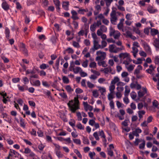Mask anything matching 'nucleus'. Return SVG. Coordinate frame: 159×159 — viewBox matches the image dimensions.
<instances>
[{"instance_id": "nucleus-38", "label": "nucleus", "mask_w": 159, "mask_h": 159, "mask_svg": "<svg viewBox=\"0 0 159 159\" xmlns=\"http://www.w3.org/2000/svg\"><path fill=\"white\" fill-rule=\"evenodd\" d=\"M92 93L93 96L95 98H97L99 94L97 92V90H93Z\"/></svg>"}, {"instance_id": "nucleus-19", "label": "nucleus", "mask_w": 159, "mask_h": 159, "mask_svg": "<svg viewBox=\"0 0 159 159\" xmlns=\"http://www.w3.org/2000/svg\"><path fill=\"white\" fill-rule=\"evenodd\" d=\"M10 32L9 29L7 28H6L5 33L6 34V38L7 39H9L10 36Z\"/></svg>"}, {"instance_id": "nucleus-37", "label": "nucleus", "mask_w": 159, "mask_h": 159, "mask_svg": "<svg viewBox=\"0 0 159 159\" xmlns=\"http://www.w3.org/2000/svg\"><path fill=\"white\" fill-rule=\"evenodd\" d=\"M99 90L100 91V92L101 93L102 95H103V93L106 91V89L104 88H102L101 87H99Z\"/></svg>"}, {"instance_id": "nucleus-45", "label": "nucleus", "mask_w": 159, "mask_h": 159, "mask_svg": "<svg viewBox=\"0 0 159 159\" xmlns=\"http://www.w3.org/2000/svg\"><path fill=\"white\" fill-rule=\"evenodd\" d=\"M33 83L34 85L37 86H40L41 84L39 80L35 81L33 82Z\"/></svg>"}, {"instance_id": "nucleus-27", "label": "nucleus", "mask_w": 159, "mask_h": 159, "mask_svg": "<svg viewBox=\"0 0 159 159\" xmlns=\"http://www.w3.org/2000/svg\"><path fill=\"white\" fill-rule=\"evenodd\" d=\"M61 58V57H59V58L56 60L55 62V66L57 67V70H58L59 69V60Z\"/></svg>"}, {"instance_id": "nucleus-12", "label": "nucleus", "mask_w": 159, "mask_h": 159, "mask_svg": "<svg viewBox=\"0 0 159 159\" xmlns=\"http://www.w3.org/2000/svg\"><path fill=\"white\" fill-rule=\"evenodd\" d=\"M56 154L58 158H62L64 156L61 153V152L58 150L55 149Z\"/></svg>"}, {"instance_id": "nucleus-50", "label": "nucleus", "mask_w": 159, "mask_h": 159, "mask_svg": "<svg viewBox=\"0 0 159 159\" xmlns=\"http://www.w3.org/2000/svg\"><path fill=\"white\" fill-rule=\"evenodd\" d=\"M78 118V120L79 121H81L82 120V117L81 115V113L79 112L77 113L76 114Z\"/></svg>"}, {"instance_id": "nucleus-39", "label": "nucleus", "mask_w": 159, "mask_h": 159, "mask_svg": "<svg viewBox=\"0 0 159 159\" xmlns=\"http://www.w3.org/2000/svg\"><path fill=\"white\" fill-rule=\"evenodd\" d=\"M98 64L99 66L102 65L103 67H106L107 66V65L105 63V62L104 61H103L100 62H98Z\"/></svg>"}, {"instance_id": "nucleus-43", "label": "nucleus", "mask_w": 159, "mask_h": 159, "mask_svg": "<svg viewBox=\"0 0 159 159\" xmlns=\"http://www.w3.org/2000/svg\"><path fill=\"white\" fill-rule=\"evenodd\" d=\"M113 93H110L108 94V99L109 100L111 101V100L114 98V96H113Z\"/></svg>"}, {"instance_id": "nucleus-26", "label": "nucleus", "mask_w": 159, "mask_h": 159, "mask_svg": "<svg viewBox=\"0 0 159 159\" xmlns=\"http://www.w3.org/2000/svg\"><path fill=\"white\" fill-rule=\"evenodd\" d=\"M115 49H114V53H116L117 52H118L121 50L123 49H124V47L122 46H121V48H115Z\"/></svg>"}, {"instance_id": "nucleus-42", "label": "nucleus", "mask_w": 159, "mask_h": 159, "mask_svg": "<svg viewBox=\"0 0 159 159\" xmlns=\"http://www.w3.org/2000/svg\"><path fill=\"white\" fill-rule=\"evenodd\" d=\"M59 95L63 98L66 99L67 98V96L66 94L65 93H60Z\"/></svg>"}, {"instance_id": "nucleus-3", "label": "nucleus", "mask_w": 159, "mask_h": 159, "mask_svg": "<svg viewBox=\"0 0 159 159\" xmlns=\"http://www.w3.org/2000/svg\"><path fill=\"white\" fill-rule=\"evenodd\" d=\"M72 16L71 18L74 20H76L79 19V17L77 16L78 13L76 11L74 10H72L71 11Z\"/></svg>"}, {"instance_id": "nucleus-31", "label": "nucleus", "mask_w": 159, "mask_h": 159, "mask_svg": "<svg viewBox=\"0 0 159 159\" xmlns=\"http://www.w3.org/2000/svg\"><path fill=\"white\" fill-rule=\"evenodd\" d=\"M17 86L18 88L19 89L22 91L23 92L25 90V85H23V86H20V84H18Z\"/></svg>"}, {"instance_id": "nucleus-10", "label": "nucleus", "mask_w": 159, "mask_h": 159, "mask_svg": "<svg viewBox=\"0 0 159 159\" xmlns=\"http://www.w3.org/2000/svg\"><path fill=\"white\" fill-rule=\"evenodd\" d=\"M147 10L150 13H153L157 11V9H153L152 7L150 6L148 7Z\"/></svg>"}, {"instance_id": "nucleus-2", "label": "nucleus", "mask_w": 159, "mask_h": 159, "mask_svg": "<svg viewBox=\"0 0 159 159\" xmlns=\"http://www.w3.org/2000/svg\"><path fill=\"white\" fill-rule=\"evenodd\" d=\"M99 40H93V47L90 49V50L93 51L94 52L95 50H98L100 48H101V46L98 44Z\"/></svg>"}, {"instance_id": "nucleus-9", "label": "nucleus", "mask_w": 159, "mask_h": 159, "mask_svg": "<svg viewBox=\"0 0 159 159\" xmlns=\"http://www.w3.org/2000/svg\"><path fill=\"white\" fill-rule=\"evenodd\" d=\"M153 45L156 47L157 50L159 49V40L157 39L156 38L155 39L153 43Z\"/></svg>"}, {"instance_id": "nucleus-11", "label": "nucleus", "mask_w": 159, "mask_h": 159, "mask_svg": "<svg viewBox=\"0 0 159 159\" xmlns=\"http://www.w3.org/2000/svg\"><path fill=\"white\" fill-rule=\"evenodd\" d=\"M53 2L54 4L55 5L57 9H58L60 10V2L59 0H53Z\"/></svg>"}, {"instance_id": "nucleus-25", "label": "nucleus", "mask_w": 159, "mask_h": 159, "mask_svg": "<svg viewBox=\"0 0 159 159\" xmlns=\"http://www.w3.org/2000/svg\"><path fill=\"white\" fill-rule=\"evenodd\" d=\"M105 56L104 55H103V54H102V55H101V56H98L96 58V61L98 60H103L105 58Z\"/></svg>"}, {"instance_id": "nucleus-6", "label": "nucleus", "mask_w": 159, "mask_h": 159, "mask_svg": "<svg viewBox=\"0 0 159 159\" xmlns=\"http://www.w3.org/2000/svg\"><path fill=\"white\" fill-rule=\"evenodd\" d=\"M2 7L5 11H7L10 9V7L9 4L6 1L3 2L2 3Z\"/></svg>"}, {"instance_id": "nucleus-54", "label": "nucleus", "mask_w": 159, "mask_h": 159, "mask_svg": "<svg viewBox=\"0 0 159 159\" xmlns=\"http://www.w3.org/2000/svg\"><path fill=\"white\" fill-rule=\"evenodd\" d=\"M73 140L74 143L76 144L80 145L81 144V141L80 139H74Z\"/></svg>"}, {"instance_id": "nucleus-63", "label": "nucleus", "mask_w": 159, "mask_h": 159, "mask_svg": "<svg viewBox=\"0 0 159 159\" xmlns=\"http://www.w3.org/2000/svg\"><path fill=\"white\" fill-rule=\"evenodd\" d=\"M108 154L111 157H112L113 155V152L111 149H108Z\"/></svg>"}, {"instance_id": "nucleus-48", "label": "nucleus", "mask_w": 159, "mask_h": 159, "mask_svg": "<svg viewBox=\"0 0 159 159\" xmlns=\"http://www.w3.org/2000/svg\"><path fill=\"white\" fill-rule=\"evenodd\" d=\"M87 86L89 88H92L94 87V85L89 81H87Z\"/></svg>"}, {"instance_id": "nucleus-36", "label": "nucleus", "mask_w": 159, "mask_h": 159, "mask_svg": "<svg viewBox=\"0 0 159 159\" xmlns=\"http://www.w3.org/2000/svg\"><path fill=\"white\" fill-rule=\"evenodd\" d=\"M66 51H67L68 53L72 54L74 52V50L71 48L69 47L66 49Z\"/></svg>"}, {"instance_id": "nucleus-32", "label": "nucleus", "mask_w": 159, "mask_h": 159, "mask_svg": "<svg viewBox=\"0 0 159 159\" xmlns=\"http://www.w3.org/2000/svg\"><path fill=\"white\" fill-rule=\"evenodd\" d=\"M74 152L77 154V155L80 158H82V156L80 152L77 149H75Z\"/></svg>"}, {"instance_id": "nucleus-13", "label": "nucleus", "mask_w": 159, "mask_h": 159, "mask_svg": "<svg viewBox=\"0 0 159 159\" xmlns=\"http://www.w3.org/2000/svg\"><path fill=\"white\" fill-rule=\"evenodd\" d=\"M10 152L13 153L15 155V157H21V155L19 154V153L13 150L10 149Z\"/></svg>"}, {"instance_id": "nucleus-16", "label": "nucleus", "mask_w": 159, "mask_h": 159, "mask_svg": "<svg viewBox=\"0 0 159 159\" xmlns=\"http://www.w3.org/2000/svg\"><path fill=\"white\" fill-rule=\"evenodd\" d=\"M126 59L123 61V64L126 65H128L129 64V62H130L132 61V60L130 58V56H129Z\"/></svg>"}, {"instance_id": "nucleus-22", "label": "nucleus", "mask_w": 159, "mask_h": 159, "mask_svg": "<svg viewBox=\"0 0 159 159\" xmlns=\"http://www.w3.org/2000/svg\"><path fill=\"white\" fill-rule=\"evenodd\" d=\"M82 71V70L80 67H76L75 68H74V72L75 74H77L79 72H80V71Z\"/></svg>"}, {"instance_id": "nucleus-51", "label": "nucleus", "mask_w": 159, "mask_h": 159, "mask_svg": "<svg viewBox=\"0 0 159 159\" xmlns=\"http://www.w3.org/2000/svg\"><path fill=\"white\" fill-rule=\"evenodd\" d=\"M99 136H101L102 138H103L104 139H105L106 138L104 133L102 130L99 131Z\"/></svg>"}, {"instance_id": "nucleus-53", "label": "nucleus", "mask_w": 159, "mask_h": 159, "mask_svg": "<svg viewBox=\"0 0 159 159\" xmlns=\"http://www.w3.org/2000/svg\"><path fill=\"white\" fill-rule=\"evenodd\" d=\"M83 92V90L80 88H77L75 89V93L77 94H79Z\"/></svg>"}, {"instance_id": "nucleus-5", "label": "nucleus", "mask_w": 159, "mask_h": 159, "mask_svg": "<svg viewBox=\"0 0 159 159\" xmlns=\"http://www.w3.org/2000/svg\"><path fill=\"white\" fill-rule=\"evenodd\" d=\"M145 50L146 52L149 53H151V49L150 47L146 42H144L143 43Z\"/></svg>"}, {"instance_id": "nucleus-18", "label": "nucleus", "mask_w": 159, "mask_h": 159, "mask_svg": "<svg viewBox=\"0 0 159 159\" xmlns=\"http://www.w3.org/2000/svg\"><path fill=\"white\" fill-rule=\"evenodd\" d=\"M20 126L25 128V120L22 119L21 117H20Z\"/></svg>"}, {"instance_id": "nucleus-52", "label": "nucleus", "mask_w": 159, "mask_h": 159, "mask_svg": "<svg viewBox=\"0 0 159 159\" xmlns=\"http://www.w3.org/2000/svg\"><path fill=\"white\" fill-rule=\"evenodd\" d=\"M73 45L74 47L77 48H79L80 47L78 43L75 41H73Z\"/></svg>"}, {"instance_id": "nucleus-33", "label": "nucleus", "mask_w": 159, "mask_h": 159, "mask_svg": "<svg viewBox=\"0 0 159 159\" xmlns=\"http://www.w3.org/2000/svg\"><path fill=\"white\" fill-rule=\"evenodd\" d=\"M104 1L106 2V5L107 7H109L111 3L113 1V0H104Z\"/></svg>"}, {"instance_id": "nucleus-34", "label": "nucleus", "mask_w": 159, "mask_h": 159, "mask_svg": "<svg viewBox=\"0 0 159 159\" xmlns=\"http://www.w3.org/2000/svg\"><path fill=\"white\" fill-rule=\"evenodd\" d=\"M42 84L44 86L47 88L49 87L50 86V85L46 81H42Z\"/></svg>"}, {"instance_id": "nucleus-46", "label": "nucleus", "mask_w": 159, "mask_h": 159, "mask_svg": "<svg viewBox=\"0 0 159 159\" xmlns=\"http://www.w3.org/2000/svg\"><path fill=\"white\" fill-rule=\"evenodd\" d=\"M72 24L74 25V27L75 29H77L78 26V23L75 21V20H73V21L72 22Z\"/></svg>"}, {"instance_id": "nucleus-62", "label": "nucleus", "mask_w": 159, "mask_h": 159, "mask_svg": "<svg viewBox=\"0 0 159 159\" xmlns=\"http://www.w3.org/2000/svg\"><path fill=\"white\" fill-rule=\"evenodd\" d=\"M88 61L86 60L82 64V66L84 67H86L88 66Z\"/></svg>"}, {"instance_id": "nucleus-64", "label": "nucleus", "mask_w": 159, "mask_h": 159, "mask_svg": "<svg viewBox=\"0 0 159 159\" xmlns=\"http://www.w3.org/2000/svg\"><path fill=\"white\" fill-rule=\"evenodd\" d=\"M24 84H27L29 83V80L28 78L27 77H25L23 78Z\"/></svg>"}, {"instance_id": "nucleus-15", "label": "nucleus", "mask_w": 159, "mask_h": 159, "mask_svg": "<svg viewBox=\"0 0 159 159\" xmlns=\"http://www.w3.org/2000/svg\"><path fill=\"white\" fill-rule=\"evenodd\" d=\"M151 34L153 36L156 34H159L158 31L155 29H151Z\"/></svg>"}, {"instance_id": "nucleus-20", "label": "nucleus", "mask_w": 159, "mask_h": 159, "mask_svg": "<svg viewBox=\"0 0 159 159\" xmlns=\"http://www.w3.org/2000/svg\"><path fill=\"white\" fill-rule=\"evenodd\" d=\"M65 89L69 93H70L73 91L74 89H72L70 85H67L66 86Z\"/></svg>"}, {"instance_id": "nucleus-1", "label": "nucleus", "mask_w": 159, "mask_h": 159, "mask_svg": "<svg viewBox=\"0 0 159 159\" xmlns=\"http://www.w3.org/2000/svg\"><path fill=\"white\" fill-rule=\"evenodd\" d=\"M67 105L73 113H75L76 111L80 108L79 105L74 103L73 100H71L67 103Z\"/></svg>"}, {"instance_id": "nucleus-57", "label": "nucleus", "mask_w": 159, "mask_h": 159, "mask_svg": "<svg viewBox=\"0 0 159 159\" xmlns=\"http://www.w3.org/2000/svg\"><path fill=\"white\" fill-rule=\"evenodd\" d=\"M93 136L96 140H98L99 139L97 132H94L93 134Z\"/></svg>"}, {"instance_id": "nucleus-40", "label": "nucleus", "mask_w": 159, "mask_h": 159, "mask_svg": "<svg viewBox=\"0 0 159 159\" xmlns=\"http://www.w3.org/2000/svg\"><path fill=\"white\" fill-rule=\"evenodd\" d=\"M145 142L144 140L143 141V143L140 144L139 148L140 149H143L144 148L145 146Z\"/></svg>"}, {"instance_id": "nucleus-14", "label": "nucleus", "mask_w": 159, "mask_h": 159, "mask_svg": "<svg viewBox=\"0 0 159 159\" xmlns=\"http://www.w3.org/2000/svg\"><path fill=\"white\" fill-rule=\"evenodd\" d=\"M110 21L111 23L113 25H116L115 23L117 20V18L116 16L111 17L110 18Z\"/></svg>"}, {"instance_id": "nucleus-60", "label": "nucleus", "mask_w": 159, "mask_h": 159, "mask_svg": "<svg viewBox=\"0 0 159 159\" xmlns=\"http://www.w3.org/2000/svg\"><path fill=\"white\" fill-rule=\"evenodd\" d=\"M92 37L93 39V40H98V38L95 33L92 34Z\"/></svg>"}, {"instance_id": "nucleus-30", "label": "nucleus", "mask_w": 159, "mask_h": 159, "mask_svg": "<svg viewBox=\"0 0 159 159\" xmlns=\"http://www.w3.org/2000/svg\"><path fill=\"white\" fill-rule=\"evenodd\" d=\"M154 63L156 64L159 65V56H156L154 58Z\"/></svg>"}, {"instance_id": "nucleus-8", "label": "nucleus", "mask_w": 159, "mask_h": 159, "mask_svg": "<svg viewBox=\"0 0 159 159\" xmlns=\"http://www.w3.org/2000/svg\"><path fill=\"white\" fill-rule=\"evenodd\" d=\"M69 2H63L62 7L66 11H68L69 10Z\"/></svg>"}, {"instance_id": "nucleus-47", "label": "nucleus", "mask_w": 159, "mask_h": 159, "mask_svg": "<svg viewBox=\"0 0 159 159\" xmlns=\"http://www.w3.org/2000/svg\"><path fill=\"white\" fill-rule=\"evenodd\" d=\"M11 117H6L5 119H4V120L7 121V122L10 124L11 123L12 121L11 120Z\"/></svg>"}, {"instance_id": "nucleus-61", "label": "nucleus", "mask_w": 159, "mask_h": 159, "mask_svg": "<svg viewBox=\"0 0 159 159\" xmlns=\"http://www.w3.org/2000/svg\"><path fill=\"white\" fill-rule=\"evenodd\" d=\"M31 151V150L30 148H26L25 149V151L24 152H23V153L25 154H29L30 152Z\"/></svg>"}, {"instance_id": "nucleus-58", "label": "nucleus", "mask_w": 159, "mask_h": 159, "mask_svg": "<svg viewBox=\"0 0 159 159\" xmlns=\"http://www.w3.org/2000/svg\"><path fill=\"white\" fill-rule=\"evenodd\" d=\"M84 43L87 46H89L90 44L89 40L87 39H85Z\"/></svg>"}, {"instance_id": "nucleus-56", "label": "nucleus", "mask_w": 159, "mask_h": 159, "mask_svg": "<svg viewBox=\"0 0 159 159\" xmlns=\"http://www.w3.org/2000/svg\"><path fill=\"white\" fill-rule=\"evenodd\" d=\"M29 105L33 107H35V103L33 101H29L28 102Z\"/></svg>"}, {"instance_id": "nucleus-21", "label": "nucleus", "mask_w": 159, "mask_h": 159, "mask_svg": "<svg viewBox=\"0 0 159 159\" xmlns=\"http://www.w3.org/2000/svg\"><path fill=\"white\" fill-rule=\"evenodd\" d=\"M119 78L117 76L114 77V79L113 80L111 81V84H116L117 82H119Z\"/></svg>"}, {"instance_id": "nucleus-44", "label": "nucleus", "mask_w": 159, "mask_h": 159, "mask_svg": "<svg viewBox=\"0 0 159 159\" xmlns=\"http://www.w3.org/2000/svg\"><path fill=\"white\" fill-rule=\"evenodd\" d=\"M130 96L132 99H134L136 97L137 95L135 92H132L130 93Z\"/></svg>"}, {"instance_id": "nucleus-41", "label": "nucleus", "mask_w": 159, "mask_h": 159, "mask_svg": "<svg viewBox=\"0 0 159 159\" xmlns=\"http://www.w3.org/2000/svg\"><path fill=\"white\" fill-rule=\"evenodd\" d=\"M83 140V143H84L87 144H89V139L87 138H85L84 137Z\"/></svg>"}, {"instance_id": "nucleus-28", "label": "nucleus", "mask_w": 159, "mask_h": 159, "mask_svg": "<svg viewBox=\"0 0 159 159\" xmlns=\"http://www.w3.org/2000/svg\"><path fill=\"white\" fill-rule=\"evenodd\" d=\"M49 67L48 65L44 63H43L40 66V68L42 69H45Z\"/></svg>"}, {"instance_id": "nucleus-55", "label": "nucleus", "mask_w": 159, "mask_h": 159, "mask_svg": "<svg viewBox=\"0 0 159 159\" xmlns=\"http://www.w3.org/2000/svg\"><path fill=\"white\" fill-rule=\"evenodd\" d=\"M100 30L102 31L106 32L107 30V27L104 25H102L100 27Z\"/></svg>"}, {"instance_id": "nucleus-59", "label": "nucleus", "mask_w": 159, "mask_h": 159, "mask_svg": "<svg viewBox=\"0 0 159 159\" xmlns=\"http://www.w3.org/2000/svg\"><path fill=\"white\" fill-rule=\"evenodd\" d=\"M139 54L141 56L144 57H145L147 56V54L145 52L143 51H140L139 52Z\"/></svg>"}, {"instance_id": "nucleus-4", "label": "nucleus", "mask_w": 159, "mask_h": 159, "mask_svg": "<svg viewBox=\"0 0 159 159\" xmlns=\"http://www.w3.org/2000/svg\"><path fill=\"white\" fill-rule=\"evenodd\" d=\"M142 89L143 91L142 92L141 91H139L138 92V99H139L140 98L143 97L145 94L147 93V90L146 88H143Z\"/></svg>"}, {"instance_id": "nucleus-23", "label": "nucleus", "mask_w": 159, "mask_h": 159, "mask_svg": "<svg viewBox=\"0 0 159 159\" xmlns=\"http://www.w3.org/2000/svg\"><path fill=\"white\" fill-rule=\"evenodd\" d=\"M63 82L65 84H68L69 83V80L67 77L65 76H63L62 78Z\"/></svg>"}, {"instance_id": "nucleus-7", "label": "nucleus", "mask_w": 159, "mask_h": 159, "mask_svg": "<svg viewBox=\"0 0 159 159\" xmlns=\"http://www.w3.org/2000/svg\"><path fill=\"white\" fill-rule=\"evenodd\" d=\"M129 56V54L127 52L121 53L119 55V57L120 58V60L126 58Z\"/></svg>"}, {"instance_id": "nucleus-17", "label": "nucleus", "mask_w": 159, "mask_h": 159, "mask_svg": "<svg viewBox=\"0 0 159 159\" xmlns=\"http://www.w3.org/2000/svg\"><path fill=\"white\" fill-rule=\"evenodd\" d=\"M116 48V46L114 44L110 45L109 46V51L111 52H114V49Z\"/></svg>"}, {"instance_id": "nucleus-35", "label": "nucleus", "mask_w": 159, "mask_h": 159, "mask_svg": "<svg viewBox=\"0 0 159 159\" xmlns=\"http://www.w3.org/2000/svg\"><path fill=\"white\" fill-rule=\"evenodd\" d=\"M116 33L114 35V37L115 39H118L120 35V33L118 31H116Z\"/></svg>"}, {"instance_id": "nucleus-49", "label": "nucleus", "mask_w": 159, "mask_h": 159, "mask_svg": "<svg viewBox=\"0 0 159 159\" xmlns=\"http://www.w3.org/2000/svg\"><path fill=\"white\" fill-rule=\"evenodd\" d=\"M96 66V63L95 62H91L89 65V66L90 68H95Z\"/></svg>"}, {"instance_id": "nucleus-29", "label": "nucleus", "mask_w": 159, "mask_h": 159, "mask_svg": "<svg viewBox=\"0 0 159 159\" xmlns=\"http://www.w3.org/2000/svg\"><path fill=\"white\" fill-rule=\"evenodd\" d=\"M115 89V86L114 84H112L109 87V90L111 93H113L114 90Z\"/></svg>"}, {"instance_id": "nucleus-24", "label": "nucleus", "mask_w": 159, "mask_h": 159, "mask_svg": "<svg viewBox=\"0 0 159 159\" xmlns=\"http://www.w3.org/2000/svg\"><path fill=\"white\" fill-rule=\"evenodd\" d=\"M125 95H128V94L130 92V89L127 85L125 86Z\"/></svg>"}]
</instances>
